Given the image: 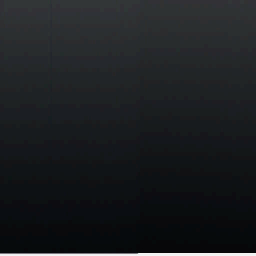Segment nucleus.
I'll use <instances>...</instances> for the list:
<instances>
[{"label": "nucleus", "instance_id": "nucleus-1", "mask_svg": "<svg viewBox=\"0 0 256 256\" xmlns=\"http://www.w3.org/2000/svg\"><path fill=\"white\" fill-rule=\"evenodd\" d=\"M158 200L159 201H160V198H158Z\"/></svg>", "mask_w": 256, "mask_h": 256}, {"label": "nucleus", "instance_id": "nucleus-2", "mask_svg": "<svg viewBox=\"0 0 256 256\" xmlns=\"http://www.w3.org/2000/svg\"><path fill=\"white\" fill-rule=\"evenodd\" d=\"M176 29L178 30V28H176Z\"/></svg>", "mask_w": 256, "mask_h": 256}, {"label": "nucleus", "instance_id": "nucleus-3", "mask_svg": "<svg viewBox=\"0 0 256 256\" xmlns=\"http://www.w3.org/2000/svg\"><path fill=\"white\" fill-rule=\"evenodd\" d=\"M178 40V39H177V40Z\"/></svg>", "mask_w": 256, "mask_h": 256}]
</instances>
